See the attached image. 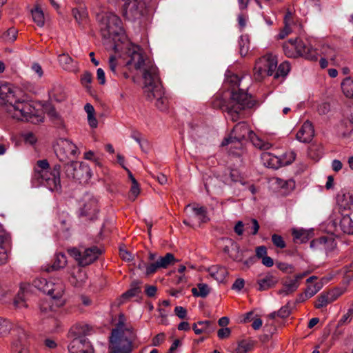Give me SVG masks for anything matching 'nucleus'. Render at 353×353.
I'll return each mask as SVG.
<instances>
[{"label": "nucleus", "mask_w": 353, "mask_h": 353, "mask_svg": "<svg viewBox=\"0 0 353 353\" xmlns=\"http://www.w3.org/2000/svg\"><path fill=\"white\" fill-rule=\"evenodd\" d=\"M157 261L160 268H167L175 261V258L172 253H167L164 256L159 257Z\"/></svg>", "instance_id": "obj_37"}, {"label": "nucleus", "mask_w": 353, "mask_h": 353, "mask_svg": "<svg viewBox=\"0 0 353 353\" xmlns=\"http://www.w3.org/2000/svg\"><path fill=\"white\" fill-rule=\"evenodd\" d=\"M100 30L105 39L119 35L123 31L120 18L112 12L105 13L100 20Z\"/></svg>", "instance_id": "obj_11"}, {"label": "nucleus", "mask_w": 353, "mask_h": 353, "mask_svg": "<svg viewBox=\"0 0 353 353\" xmlns=\"http://www.w3.org/2000/svg\"><path fill=\"white\" fill-rule=\"evenodd\" d=\"M0 99L5 101V110L11 118L33 123L43 121L41 112L35 108L32 101L18 97L11 85H0Z\"/></svg>", "instance_id": "obj_2"}, {"label": "nucleus", "mask_w": 353, "mask_h": 353, "mask_svg": "<svg viewBox=\"0 0 353 353\" xmlns=\"http://www.w3.org/2000/svg\"><path fill=\"white\" fill-rule=\"evenodd\" d=\"M9 243V236L6 234L0 235V265L8 261L6 245Z\"/></svg>", "instance_id": "obj_29"}, {"label": "nucleus", "mask_w": 353, "mask_h": 353, "mask_svg": "<svg viewBox=\"0 0 353 353\" xmlns=\"http://www.w3.org/2000/svg\"><path fill=\"white\" fill-rule=\"evenodd\" d=\"M125 318L123 314L119 315V321L116 327L112 329L110 337V343L115 353L123 352L131 353L132 351V342L124 336Z\"/></svg>", "instance_id": "obj_9"}, {"label": "nucleus", "mask_w": 353, "mask_h": 353, "mask_svg": "<svg viewBox=\"0 0 353 353\" xmlns=\"http://www.w3.org/2000/svg\"><path fill=\"white\" fill-rule=\"evenodd\" d=\"M61 67L65 71L76 73L79 71L78 62L68 54H61L58 57Z\"/></svg>", "instance_id": "obj_21"}, {"label": "nucleus", "mask_w": 353, "mask_h": 353, "mask_svg": "<svg viewBox=\"0 0 353 353\" xmlns=\"http://www.w3.org/2000/svg\"><path fill=\"white\" fill-rule=\"evenodd\" d=\"M141 292L139 283L134 282L131 285V288L122 294V298L124 299H130L138 295Z\"/></svg>", "instance_id": "obj_43"}, {"label": "nucleus", "mask_w": 353, "mask_h": 353, "mask_svg": "<svg viewBox=\"0 0 353 353\" xmlns=\"http://www.w3.org/2000/svg\"><path fill=\"white\" fill-rule=\"evenodd\" d=\"M72 14L76 21L79 24L85 22L88 17V13L83 8L72 9Z\"/></svg>", "instance_id": "obj_38"}, {"label": "nucleus", "mask_w": 353, "mask_h": 353, "mask_svg": "<svg viewBox=\"0 0 353 353\" xmlns=\"http://www.w3.org/2000/svg\"><path fill=\"white\" fill-rule=\"evenodd\" d=\"M336 203L341 209H350L353 205V196L345 190H341L336 195Z\"/></svg>", "instance_id": "obj_23"}, {"label": "nucleus", "mask_w": 353, "mask_h": 353, "mask_svg": "<svg viewBox=\"0 0 353 353\" xmlns=\"http://www.w3.org/2000/svg\"><path fill=\"white\" fill-rule=\"evenodd\" d=\"M322 283H316L313 285H309L305 289V292L307 293V296H309L310 298L314 296L321 288H322Z\"/></svg>", "instance_id": "obj_51"}, {"label": "nucleus", "mask_w": 353, "mask_h": 353, "mask_svg": "<svg viewBox=\"0 0 353 353\" xmlns=\"http://www.w3.org/2000/svg\"><path fill=\"white\" fill-rule=\"evenodd\" d=\"M54 152L60 161L64 162L79 152L76 145L68 139H60L54 146Z\"/></svg>", "instance_id": "obj_14"}, {"label": "nucleus", "mask_w": 353, "mask_h": 353, "mask_svg": "<svg viewBox=\"0 0 353 353\" xmlns=\"http://www.w3.org/2000/svg\"><path fill=\"white\" fill-rule=\"evenodd\" d=\"M225 253L228 254L229 257L236 262H241L243 259V253L246 250H241L240 246L236 242L230 240V246H225L223 248Z\"/></svg>", "instance_id": "obj_22"}, {"label": "nucleus", "mask_w": 353, "mask_h": 353, "mask_svg": "<svg viewBox=\"0 0 353 353\" xmlns=\"http://www.w3.org/2000/svg\"><path fill=\"white\" fill-rule=\"evenodd\" d=\"M81 83L85 87H88V85L90 84L92 82V74L88 72H84L81 77Z\"/></svg>", "instance_id": "obj_60"}, {"label": "nucleus", "mask_w": 353, "mask_h": 353, "mask_svg": "<svg viewBox=\"0 0 353 353\" xmlns=\"http://www.w3.org/2000/svg\"><path fill=\"white\" fill-rule=\"evenodd\" d=\"M239 50L241 56H245L249 50V39L247 35H242L239 40Z\"/></svg>", "instance_id": "obj_42"}, {"label": "nucleus", "mask_w": 353, "mask_h": 353, "mask_svg": "<svg viewBox=\"0 0 353 353\" xmlns=\"http://www.w3.org/2000/svg\"><path fill=\"white\" fill-rule=\"evenodd\" d=\"M292 235L295 242L301 243H305L309 239V233L303 229L294 230Z\"/></svg>", "instance_id": "obj_36"}, {"label": "nucleus", "mask_w": 353, "mask_h": 353, "mask_svg": "<svg viewBox=\"0 0 353 353\" xmlns=\"http://www.w3.org/2000/svg\"><path fill=\"white\" fill-rule=\"evenodd\" d=\"M140 192V189L139 187V184L135 179H133V183L132 184V187L130 192V199L134 201L137 196L139 195Z\"/></svg>", "instance_id": "obj_54"}, {"label": "nucleus", "mask_w": 353, "mask_h": 353, "mask_svg": "<svg viewBox=\"0 0 353 353\" xmlns=\"http://www.w3.org/2000/svg\"><path fill=\"white\" fill-rule=\"evenodd\" d=\"M210 275L217 281H222L228 275V270L223 266L212 265L208 268Z\"/></svg>", "instance_id": "obj_28"}, {"label": "nucleus", "mask_w": 353, "mask_h": 353, "mask_svg": "<svg viewBox=\"0 0 353 353\" xmlns=\"http://www.w3.org/2000/svg\"><path fill=\"white\" fill-rule=\"evenodd\" d=\"M165 334L159 333L152 339V345L153 346H159L160 344H161L165 341Z\"/></svg>", "instance_id": "obj_58"}, {"label": "nucleus", "mask_w": 353, "mask_h": 353, "mask_svg": "<svg viewBox=\"0 0 353 353\" xmlns=\"http://www.w3.org/2000/svg\"><path fill=\"white\" fill-rule=\"evenodd\" d=\"M255 343L256 342L252 339L241 340L238 343L234 353H247L253 349Z\"/></svg>", "instance_id": "obj_32"}, {"label": "nucleus", "mask_w": 353, "mask_h": 353, "mask_svg": "<svg viewBox=\"0 0 353 353\" xmlns=\"http://www.w3.org/2000/svg\"><path fill=\"white\" fill-rule=\"evenodd\" d=\"M174 312H175L176 315L181 319H185L187 315L186 309H185L183 307H181V306H176L174 308Z\"/></svg>", "instance_id": "obj_62"}, {"label": "nucleus", "mask_w": 353, "mask_h": 353, "mask_svg": "<svg viewBox=\"0 0 353 353\" xmlns=\"http://www.w3.org/2000/svg\"><path fill=\"white\" fill-rule=\"evenodd\" d=\"M59 307H57L54 302L51 300H43L39 303V311L41 317L43 318H51L52 322L55 325H58L59 322L56 319L54 318L55 312Z\"/></svg>", "instance_id": "obj_18"}, {"label": "nucleus", "mask_w": 353, "mask_h": 353, "mask_svg": "<svg viewBox=\"0 0 353 353\" xmlns=\"http://www.w3.org/2000/svg\"><path fill=\"white\" fill-rule=\"evenodd\" d=\"M291 310L290 303L288 302L286 305L280 308L277 312V316L281 318H286L291 314Z\"/></svg>", "instance_id": "obj_53"}, {"label": "nucleus", "mask_w": 353, "mask_h": 353, "mask_svg": "<svg viewBox=\"0 0 353 353\" xmlns=\"http://www.w3.org/2000/svg\"><path fill=\"white\" fill-rule=\"evenodd\" d=\"M309 155L314 159L318 160L323 155V148L321 146L312 145L309 150Z\"/></svg>", "instance_id": "obj_48"}, {"label": "nucleus", "mask_w": 353, "mask_h": 353, "mask_svg": "<svg viewBox=\"0 0 353 353\" xmlns=\"http://www.w3.org/2000/svg\"><path fill=\"white\" fill-rule=\"evenodd\" d=\"M67 264V257L63 253L56 254L54 262L52 263V268L54 270H59L63 268Z\"/></svg>", "instance_id": "obj_39"}, {"label": "nucleus", "mask_w": 353, "mask_h": 353, "mask_svg": "<svg viewBox=\"0 0 353 353\" xmlns=\"http://www.w3.org/2000/svg\"><path fill=\"white\" fill-rule=\"evenodd\" d=\"M110 70L114 74L118 75V70L120 68L114 56H110L108 61Z\"/></svg>", "instance_id": "obj_52"}, {"label": "nucleus", "mask_w": 353, "mask_h": 353, "mask_svg": "<svg viewBox=\"0 0 353 353\" xmlns=\"http://www.w3.org/2000/svg\"><path fill=\"white\" fill-rule=\"evenodd\" d=\"M12 328V323L6 319L0 317V336L8 334Z\"/></svg>", "instance_id": "obj_44"}, {"label": "nucleus", "mask_w": 353, "mask_h": 353, "mask_svg": "<svg viewBox=\"0 0 353 353\" xmlns=\"http://www.w3.org/2000/svg\"><path fill=\"white\" fill-rule=\"evenodd\" d=\"M79 172L80 174H84V177L83 179H89L92 176V170L90 166L85 163H79Z\"/></svg>", "instance_id": "obj_46"}, {"label": "nucleus", "mask_w": 353, "mask_h": 353, "mask_svg": "<svg viewBox=\"0 0 353 353\" xmlns=\"http://www.w3.org/2000/svg\"><path fill=\"white\" fill-rule=\"evenodd\" d=\"M160 267L159 265H158V263L157 261L154 262V263H152L150 264H148L146 265V270H145V274L147 276H149V275H151V274H153L154 273H155L158 269H159Z\"/></svg>", "instance_id": "obj_57"}, {"label": "nucleus", "mask_w": 353, "mask_h": 353, "mask_svg": "<svg viewBox=\"0 0 353 353\" xmlns=\"http://www.w3.org/2000/svg\"><path fill=\"white\" fill-rule=\"evenodd\" d=\"M278 60L275 55L267 54L256 61L254 68V76L256 80L261 81L265 76L274 74L277 68Z\"/></svg>", "instance_id": "obj_12"}, {"label": "nucleus", "mask_w": 353, "mask_h": 353, "mask_svg": "<svg viewBox=\"0 0 353 353\" xmlns=\"http://www.w3.org/2000/svg\"><path fill=\"white\" fill-rule=\"evenodd\" d=\"M254 136V133L250 130L248 125L245 122L237 123L233 128L229 137L225 138L221 143L222 146L228 145L231 143H235V147H241V141L246 137L252 139Z\"/></svg>", "instance_id": "obj_13"}, {"label": "nucleus", "mask_w": 353, "mask_h": 353, "mask_svg": "<svg viewBox=\"0 0 353 353\" xmlns=\"http://www.w3.org/2000/svg\"><path fill=\"white\" fill-rule=\"evenodd\" d=\"M339 227L344 233L353 234V220L350 215H343L340 220Z\"/></svg>", "instance_id": "obj_30"}, {"label": "nucleus", "mask_w": 353, "mask_h": 353, "mask_svg": "<svg viewBox=\"0 0 353 353\" xmlns=\"http://www.w3.org/2000/svg\"><path fill=\"white\" fill-rule=\"evenodd\" d=\"M278 282L276 277L272 274H267L257 280L259 285L258 290L260 291L267 290L274 287Z\"/></svg>", "instance_id": "obj_27"}, {"label": "nucleus", "mask_w": 353, "mask_h": 353, "mask_svg": "<svg viewBox=\"0 0 353 353\" xmlns=\"http://www.w3.org/2000/svg\"><path fill=\"white\" fill-rule=\"evenodd\" d=\"M272 241L273 244L279 248L282 249L285 248L286 246L283 237L280 235L276 234H273L272 236Z\"/></svg>", "instance_id": "obj_55"}, {"label": "nucleus", "mask_w": 353, "mask_h": 353, "mask_svg": "<svg viewBox=\"0 0 353 353\" xmlns=\"http://www.w3.org/2000/svg\"><path fill=\"white\" fill-rule=\"evenodd\" d=\"M290 70V66L288 62L285 61L281 63L276 71L274 72V79H278L280 77H285Z\"/></svg>", "instance_id": "obj_41"}, {"label": "nucleus", "mask_w": 353, "mask_h": 353, "mask_svg": "<svg viewBox=\"0 0 353 353\" xmlns=\"http://www.w3.org/2000/svg\"><path fill=\"white\" fill-rule=\"evenodd\" d=\"M191 291L194 296L205 298L210 293V288L207 284L201 283H199L196 288H193Z\"/></svg>", "instance_id": "obj_34"}, {"label": "nucleus", "mask_w": 353, "mask_h": 353, "mask_svg": "<svg viewBox=\"0 0 353 353\" xmlns=\"http://www.w3.org/2000/svg\"><path fill=\"white\" fill-rule=\"evenodd\" d=\"M68 252L79 266L85 267L97 261L103 253V250L95 245L90 248L79 246L68 249Z\"/></svg>", "instance_id": "obj_10"}, {"label": "nucleus", "mask_w": 353, "mask_h": 353, "mask_svg": "<svg viewBox=\"0 0 353 353\" xmlns=\"http://www.w3.org/2000/svg\"><path fill=\"white\" fill-rule=\"evenodd\" d=\"M283 49L284 54L289 58L302 57L310 61H316L318 59L316 50L299 38L285 41L283 45Z\"/></svg>", "instance_id": "obj_8"}, {"label": "nucleus", "mask_w": 353, "mask_h": 353, "mask_svg": "<svg viewBox=\"0 0 353 353\" xmlns=\"http://www.w3.org/2000/svg\"><path fill=\"white\" fill-rule=\"evenodd\" d=\"M330 303V301L326 293H322L319 296L315 303L316 308H321Z\"/></svg>", "instance_id": "obj_50"}, {"label": "nucleus", "mask_w": 353, "mask_h": 353, "mask_svg": "<svg viewBox=\"0 0 353 353\" xmlns=\"http://www.w3.org/2000/svg\"><path fill=\"white\" fill-rule=\"evenodd\" d=\"M84 110L87 113L88 122L90 128H96L98 126V121L95 117V110L93 105L87 103L84 105Z\"/></svg>", "instance_id": "obj_31"}, {"label": "nucleus", "mask_w": 353, "mask_h": 353, "mask_svg": "<svg viewBox=\"0 0 353 353\" xmlns=\"http://www.w3.org/2000/svg\"><path fill=\"white\" fill-rule=\"evenodd\" d=\"M245 230H250L251 234L256 235L259 230V224L257 220L252 219L250 223H245Z\"/></svg>", "instance_id": "obj_47"}, {"label": "nucleus", "mask_w": 353, "mask_h": 353, "mask_svg": "<svg viewBox=\"0 0 353 353\" xmlns=\"http://www.w3.org/2000/svg\"><path fill=\"white\" fill-rule=\"evenodd\" d=\"M152 77L146 73L144 75L143 92L148 101L156 100L155 105L161 111L168 109V100L164 96V90L161 85L160 77L157 76L156 69L150 68Z\"/></svg>", "instance_id": "obj_4"}, {"label": "nucleus", "mask_w": 353, "mask_h": 353, "mask_svg": "<svg viewBox=\"0 0 353 353\" xmlns=\"http://www.w3.org/2000/svg\"><path fill=\"white\" fill-rule=\"evenodd\" d=\"M251 141L256 148L262 150H269L272 147V144L270 143L261 139L255 134L254 136L252 138Z\"/></svg>", "instance_id": "obj_40"}, {"label": "nucleus", "mask_w": 353, "mask_h": 353, "mask_svg": "<svg viewBox=\"0 0 353 353\" xmlns=\"http://www.w3.org/2000/svg\"><path fill=\"white\" fill-rule=\"evenodd\" d=\"M115 52L123 50L125 54V65L130 70L132 68L136 70H140L142 73L143 79L144 75L147 73L148 76L152 77L150 72V68H154L157 72V76L159 75L157 67L150 61H145L143 57V50L140 46L134 45L130 42H127L123 47H120L119 44L114 46Z\"/></svg>", "instance_id": "obj_3"}, {"label": "nucleus", "mask_w": 353, "mask_h": 353, "mask_svg": "<svg viewBox=\"0 0 353 353\" xmlns=\"http://www.w3.org/2000/svg\"><path fill=\"white\" fill-rule=\"evenodd\" d=\"M314 135V127L311 122L306 121L296 133V139L303 143H309Z\"/></svg>", "instance_id": "obj_20"}, {"label": "nucleus", "mask_w": 353, "mask_h": 353, "mask_svg": "<svg viewBox=\"0 0 353 353\" xmlns=\"http://www.w3.org/2000/svg\"><path fill=\"white\" fill-rule=\"evenodd\" d=\"M353 316V309H349L347 312L343 315L339 320L338 325H343L345 323H348L351 321L352 317Z\"/></svg>", "instance_id": "obj_56"}, {"label": "nucleus", "mask_w": 353, "mask_h": 353, "mask_svg": "<svg viewBox=\"0 0 353 353\" xmlns=\"http://www.w3.org/2000/svg\"><path fill=\"white\" fill-rule=\"evenodd\" d=\"M17 335L10 344L11 353H30L27 343V334L23 329L18 328Z\"/></svg>", "instance_id": "obj_16"}, {"label": "nucleus", "mask_w": 353, "mask_h": 353, "mask_svg": "<svg viewBox=\"0 0 353 353\" xmlns=\"http://www.w3.org/2000/svg\"><path fill=\"white\" fill-rule=\"evenodd\" d=\"M343 94L348 99H353V79L346 77L341 83Z\"/></svg>", "instance_id": "obj_33"}, {"label": "nucleus", "mask_w": 353, "mask_h": 353, "mask_svg": "<svg viewBox=\"0 0 353 353\" xmlns=\"http://www.w3.org/2000/svg\"><path fill=\"white\" fill-rule=\"evenodd\" d=\"M307 275L306 272L297 274L294 278H289L283 284V288L278 293L283 296L289 295L295 292L300 284V281Z\"/></svg>", "instance_id": "obj_17"}, {"label": "nucleus", "mask_w": 353, "mask_h": 353, "mask_svg": "<svg viewBox=\"0 0 353 353\" xmlns=\"http://www.w3.org/2000/svg\"><path fill=\"white\" fill-rule=\"evenodd\" d=\"M245 79L234 74H228L225 83L231 87L230 99L225 100L217 96L213 101L214 108H220L226 112L230 119L234 122L239 120V113L243 110L251 108L255 104V101L252 99V96L248 94L245 92V88L242 87Z\"/></svg>", "instance_id": "obj_1"}, {"label": "nucleus", "mask_w": 353, "mask_h": 353, "mask_svg": "<svg viewBox=\"0 0 353 353\" xmlns=\"http://www.w3.org/2000/svg\"><path fill=\"white\" fill-rule=\"evenodd\" d=\"M230 334L231 330L228 327L221 328L217 332V336L221 339L229 337Z\"/></svg>", "instance_id": "obj_61"}, {"label": "nucleus", "mask_w": 353, "mask_h": 353, "mask_svg": "<svg viewBox=\"0 0 353 353\" xmlns=\"http://www.w3.org/2000/svg\"><path fill=\"white\" fill-rule=\"evenodd\" d=\"M336 243L332 237L321 236L310 242V247L314 250H323L326 253L334 249Z\"/></svg>", "instance_id": "obj_19"}, {"label": "nucleus", "mask_w": 353, "mask_h": 353, "mask_svg": "<svg viewBox=\"0 0 353 353\" xmlns=\"http://www.w3.org/2000/svg\"><path fill=\"white\" fill-rule=\"evenodd\" d=\"M91 327L86 324H77L72 326L68 337L72 339L68 345L70 353H94V349L85 336L89 334Z\"/></svg>", "instance_id": "obj_7"}, {"label": "nucleus", "mask_w": 353, "mask_h": 353, "mask_svg": "<svg viewBox=\"0 0 353 353\" xmlns=\"http://www.w3.org/2000/svg\"><path fill=\"white\" fill-rule=\"evenodd\" d=\"M79 163L71 161L65 165V172L68 178L81 180L84 177L83 174L79 172Z\"/></svg>", "instance_id": "obj_25"}, {"label": "nucleus", "mask_w": 353, "mask_h": 353, "mask_svg": "<svg viewBox=\"0 0 353 353\" xmlns=\"http://www.w3.org/2000/svg\"><path fill=\"white\" fill-rule=\"evenodd\" d=\"M326 294L328 296L330 303H332L336 301L339 297L341 293L338 290H334L327 292Z\"/></svg>", "instance_id": "obj_64"}, {"label": "nucleus", "mask_w": 353, "mask_h": 353, "mask_svg": "<svg viewBox=\"0 0 353 353\" xmlns=\"http://www.w3.org/2000/svg\"><path fill=\"white\" fill-rule=\"evenodd\" d=\"M33 284L39 290L49 295L57 307H61L65 304L66 300L64 297L65 287L61 279L39 278L35 279Z\"/></svg>", "instance_id": "obj_6"}, {"label": "nucleus", "mask_w": 353, "mask_h": 353, "mask_svg": "<svg viewBox=\"0 0 353 353\" xmlns=\"http://www.w3.org/2000/svg\"><path fill=\"white\" fill-rule=\"evenodd\" d=\"M60 173L61 165L59 164H55L51 168L46 159L38 161L37 166L34 168L35 177L41 179V183L51 191L61 190Z\"/></svg>", "instance_id": "obj_5"}, {"label": "nucleus", "mask_w": 353, "mask_h": 353, "mask_svg": "<svg viewBox=\"0 0 353 353\" xmlns=\"http://www.w3.org/2000/svg\"><path fill=\"white\" fill-rule=\"evenodd\" d=\"M32 17L33 21L37 24L38 26H43L45 23L44 14L40 8L37 6L32 10Z\"/></svg>", "instance_id": "obj_35"}, {"label": "nucleus", "mask_w": 353, "mask_h": 353, "mask_svg": "<svg viewBox=\"0 0 353 353\" xmlns=\"http://www.w3.org/2000/svg\"><path fill=\"white\" fill-rule=\"evenodd\" d=\"M267 255V248L264 245L256 247V256L259 259H263V257Z\"/></svg>", "instance_id": "obj_63"}, {"label": "nucleus", "mask_w": 353, "mask_h": 353, "mask_svg": "<svg viewBox=\"0 0 353 353\" xmlns=\"http://www.w3.org/2000/svg\"><path fill=\"white\" fill-rule=\"evenodd\" d=\"M292 32L291 25L285 24L283 29L279 32L277 37L279 39H284L286 36Z\"/></svg>", "instance_id": "obj_59"}, {"label": "nucleus", "mask_w": 353, "mask_h": 353, "mask_svg": "<svg viewBox=\"0 0 353 353\" xmlns=\"http://www.w3.org/2000/svg\"><path fill=\"white\" fill-rule=\"evenodd\" d=\"M17 30L14 28H9L3 35V39L7 42H13L16 40Z\"/></svg>", "instance_id": "obj_49"}, {"label": "nucleus", "mask_w": 353, "mask_h": 353, "mask_svg": "<svg viewBox=\"0 0 353 353\" xmlns=\"http://www.w3.org/2000/svg\"><path fill=\"white\" fill-rule=\"evenodd\" d=\"M192 329L196 334H200L201 333L210 334L214 332L215 327L212 321H204L194 323Z\"/></svg>", "instance_id": "obj_26"}, {"label": "nucleus", "mask_w": 353, "mask_h": 353, "mask_svg": "<svg viewBox=\"0 0 353 353\" xmlns=\"http://www.w3.org/2000/svg\"><path fill=\"white\" fill-rule=\"evenodd\" d=\"M261 161L265 167L277 169L284 165L281 163L279 157L272 154L270 152H264L261 155Z\"/></svg>", "instance_id": "obj_24"}, {"label": "nucleus", "mask_w": 353, "mask_h": 353, "mask_svg": "<svg viewBox=\"0 0 353 353\" xmlns=\"http://www.w3.org/2000/svg\"><path fill=\"white\" fill-rule=\"evenodd\" d=\"M99 208L97 200L93 197L87 196L83 199V204L79 209V215L89 220L97 218Z\"/></svg>", "instance_id": "obj_15"}, {"label": "nucleus", "mask_w": 353, "mask_h": 353, "mask_svg": "<svg viewBox=\"0 0 353 353\" xmlns=\"http://www.w3.org/2000/svg\"><path fill=\"white\" fill-rule=\"evenodd\" d=\"M13 305L16 308L26 307V303L24 299V292L20 290L13 301Z\"/></svg>", "instance_id": "obj_45"}]
</instances>
